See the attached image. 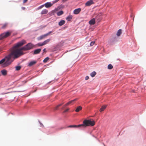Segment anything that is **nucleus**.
Wrapping results in <instances>:
<instances>
[{"mask_svg": "<svg viewBox=\"0 0 146 146\" xmlns=\"http://www.w3.org/2000/svg\"><path fill=\"white\" fill-rule=\"evenodd\" d=\"M37 45L39 46H42L44 45V44H43V43L42 42V43L40 42L39 43L37 44Z\"/></svg>", "mask_w": 146, "mask_h": 146, "instance_id": "28", "label": "nucleus"}, {"mask_svg": "<svg viewBox=\"0 0 146 146\" xmlns=\"http://www.w3.org/2000/svg\"><path fill=\"white\" fill-rule=\"evenodd\" d=\"M41 49L40 48L37 49L35 50L34 52V54H39L41 51Z\"/></svg>", "mask_w": 146, "mask_h": 146, "instance_id": "10", "label": "nucleus"}, {"mask_svg": "<svg viewBox=\"0 0 146 146\" xmlns=\"http://www.w3.org/2000/svg\"><path fill=\"white\" fill-rule=\"evenodd\" d=\"M77 100V99L76 98V99H74L72 101H71L69 102H68L65 105H64L63 106V108H65L69 104L72 103L73 102Z\"/></svg>", "mask_w": 146, "mask_h": 146, "instance_id": "9", "label": "nucleus"}, {"mask_svg": "<svg viewBox=\"0 0 146 146\" xmlns=\"http://www.w3.org/2000/svg\"><path fill=\"white\" fill-rule=\"evenodd\" d=\"M40 124L42 126V127H44V125H43V124H42V123H40Z\"/></svg>", "mask_w": 146, "mask_h": 146, "instance_id": "39", "label": "nucleus"}, {"mask_svg": "<svg viewBox=\"0 0 146 146\" xmlns=\"http://www.w3.org/2000/svg\"><path fill=\"white\" fill-rule=\"evenodd\" d=\"M47 36L46 35V34H45L44 35H42L37 38V39L38 40H40L42 39H44L46 38Z\"/></svg>", "mask_w": 146, "mask_h": 146, "instance_id": "7", "label": "nucleus"}, {"mask_svg": "<svg viewBox=\"0 0 146 146\" xmlns=\"http://www.w3.org/2000/svg\"><path fill=\"white\" fill-rule=\"evenodd\" d=\"M65 21L64 20H62L60 21L58 23V25L60 26H62L64 24Z\"/></svg>", "mask_w": 146, "mask_h": 146, "instance_id": "15", "label": "nucleus"}, {"mask_svg": "<svg viewBox=\"0 0 146 146\" xmlns=\"http://www.w3.org/2000/svg\"><path fill=\"white\" fill-rule=\"evenodd\" d=\"M73 16L72 15H69L66 18V19L68 21H70L72 18Z\"/></svg>", "mask_w": 146, "mask_h": 146, "instance_id": "12", "label": "nucleus"}, {"mask_svg": "<svg viewBox=\"0 0 146 146\" xmlns=\"http://www.w3.org/2000/svg\"><path fill=\"white\" fill-rule=\"evenodd\" d=\"M89 23L90 25H93L95 23V21L94 18L92 19L89 22Z\"/></svg>", "mask_w": 146, "mask_h": 146, "instance_id": "11", "label": "nucleus"}, {"mask_svg": "<svg viewBox=\"0 0 146 146\" xmlns=\"http://www.w3.org/2000/svg\"><path fill=\"white\" fill-rule=\"evenodd\" d=\"M49 59V58L48 57H46L43 60V62L44 63L46 62Z\"/></svg>", "mask_w": 146, "mask_h": 146, "instance_id": "27", "label": "nucleus"}, {"mask_svg": "<svg viewBox=\"0 0 146 146\" xmlns=\"http://www.w3.org/2000/svg\"><path fill=\"white\" fill-rule=\"evenodd\" d=\"M81 11V9L78 8L75 9L73 11V13L74 14L76 15L80 13Z\"/></svg>", "mask_w": 146, "mask_h": 146, "instance_id": "8", "label": "nucleus"}, {"mask_svg": "<svg viewBox=\"0 0 146 146\" xmlns=\"http://www.w3.org/2000/svg\"><path fill=\"white\" fill-rule=\"evenodd\" d=\"M106 107H107V105L103 106L100 110V111L102 112V111H104V110L106 108Z\"/></svg>", "mask_w": 146, "mask_h": 146, "instance_id": "17", "label": "nucleus"}, {"mask_svg": "<svg viewBox=\"0 0 146 146\" xmlns=\"http://www.w3.org/2000/svg\"><path fill=\"white\" fill-rule=\"evenodd\" d=\"M94 0H90L85 3V5L86 6H90L94 4Z\"/></svg>", "mask_w": 146, "mask_h": 146, "instance_id": "4", "label": "nucleus"}, {"mask_svg": "<svg viewBox=\"0 0 146 146\" xmlns=\"http://www.w3.org/2000/svg\"><path fill=\"white\" fill-rule=\"evenodd\" d=\"M108 68L109 69H111L113 68V66L111 64H109L108 65Z\"/></svg>", "mask_w": 146, "mask_h": 146, "instance_id": "23", "label": "nucleus"}, {"mask_svg": "<svg viewBox=\"0 0 146 146\" xmlns=\"http://www.w3.org/2000/svg\"><path fill=\"white\" fill-rule=\"evenodd\" d=\"M64 13L63 11H59V12H57V15L58 16H60L62 14H63Z\"/></svg>", "mask_w": 146, "mask_h": 146, "instance_id": "21", "label": "nucleus"}, {"mask_svg": "<svg viewBox=\"0 0 146 146\" xmlns=\"http://www.w3.org/2000/svg\"><path fill=\"white\" fill-rule=\"evenodd\" d=\"M36 61H33L30 62L28 66H31L32 65L36 64Z\"/></svg>", "mask_w": 146, "mask_h": 146, "instance_id": "16", "label": "nucleus"}, {"mask_svg": "<svg viewBox=\"0 0 146 146\" xmlns=\"http://www.w3.org/2000/svg\"><path fill=\"white\" fill-rule=\"evenodd\" d=\"M83 124H80L78 125H70L67 127L68 128H77L82 127V126H83Z\"/></svg>", "mask_w": 146, "mask_h": 146, "instance_id": "5", "label": "nucleus"}, {"mask_svg": "<svg viewBox=\"0 0 146 146\" xmlns=\"http://www.w3.org/2000/svg\"><path fill=\"white\" fill-rule=\"evenodd\" d=\"M11 33L7 32L6 33H4L0 35V40L6 38L10 35Z\"/></svg>", "mask_w": 146, "mask_h": 146, "instance_id": "3", "label": "nucleus"}, {"mask_svg": "<svg viewBox=\"0 0 146 146\" xmlns=\"http://www.w3.org/2000/svg\"><path fill=\"white\" fill-rule=\"evenodd\" d=\"M82 108L81 106H79L78 107L76 108V109L75 110V111L76 112H79L81 110H82Z\"/></svg>", "mask_w": 146, "mask_h": 146, "instance_id": "19", "label": "nucleus"}, {"mask_svg": "<svg viewBox=\"0 0 146 146\" xmlns=\"http://www.w3.org/2000/svg\"><path fill=\"white\" fill-rule=\"evenodd\" d=\"M26 43L23 40L16 44L11 50L10 53L0 61V65L3 67H7L12 63L14 60L24 54L22 50L26 51L31 49L34 46L31 43L27 44L20 48H19Z\"/></svg>", "mask_w": 146, "mask_h": 146, "instance_id": "1", "label": "nucleus"}, {"mask_svg": "<svg viewBox=\"0 0 146 146\" xmlns=\"http://www.w3.org/2000/svg\"><path fill=\"white\" fill-rule=\"evenodd\" d=\"M44 5H41V6H39V7H38V9L39 10V9H40L44 7Z\"/></svg>", "mask_w": 146, "mask_h": 146, "instance_id": "30", "label": "nucleus"}, {"mask_svg": "<svg viewBox=\"0 0 146 146\" xmlns=\"http://www.w3.org/2000/svg\"><path fill=\"white\" fill-rule=\"evenodd\" d=\"M43 52H46V49L45 48H44L43 50Z\"/></svg>", "mask_w": 146, "mask_h": 146, "instance_id": "37", "label": "nucleus"}, {"mask_svg": "<svg viewBox=\"0 0 146 146\" xmlns=\"http://www.w3.org/2000/svg\"><path fill=\"white\" fill-rule=\"evenodd\" d=\"M89 79V77L88 76H87L85 78V79L86 80H88Z\"/></svg>", "mask_w": 146, "mask_h": 146, "instance_id": "35", "label": "nucleus"}, {"mask_svg": "<svg viewBox=\"0 0 146 146\" xmlns=\"http://www.w3.org/2000/svg\"><path fill=\"white\" fill-rule=\"evenodd\" d=\"M63 104V103H61V104H60L58 105L55 108H54V110H57L58 109V108L60 106H61Z\"/></svg>", "mask_w": 146, "mask_h": 146, "instance_id": "25", "label": "nucleus"}, {"mask_svg": "<svg viewBox=\"0 0 146 146\" xmlns=\"http://www.w3.org/2000/svg\"><path fill=\"white\" fill-rule=\"evenodd\" d=\"M48 12V11L46 9H45L42 10L41 12V15H44L47 14Z\"/></svg>", "mask_w": 146, "mask_h": 146, "instance_id": "14", "label": "nucleus"}, {"mask_svg": "<svg viewBox=\"0 0 146 146\" xmlns=\"http://www.w3.org/2000/svg\"><path fill=\"white\" fill-rule=\"evenodd\" d=\"M21 68V67L20 66H17L15 67L16 70L17 71L19 70Z\"/></svg>", "mask_w": 146, "mask_h": 146, "instance_id": "24", "label": "nucleus"}, {"mask_svg": "<svg viewBox=\"0 0 146 146\" xmlns=\"http://www.w3.org/2000/svg\"><path fill=\"white\" fill-rule=\"evenodd\" d=\"M83 123L84 125L82 126V127H85L86 126H93L95 125L94 121L85 120L84 121Z\"/></svg>", "mask_w": 146, "mask_h": 146, "instance_id": "2", "label": "nucleus"}, {"mask_svg": "<svg viewBox=\"0 0 146 146\" xmlns=\"http://www.w3.org/2000/svg\"><path fill=\"white\" fill-rule=\"evenodd\" d=\"M22 9L24 10V9H25V7H22Z\"/></svg>", "mask_w": 146, "mask_h": 146, "instance_id": "40", "label": "nucleus"}, {"mask_svg": "<svg viewBox=\"0 0 146 146\" xmlns=\"http://www.w3.org/2000/svg\"><path fill=\"white\" fill-rule=\"evenodd\" d=\"M65 128H66V127H60V128H59L58 129H59V130H61V129H63Z\"/></svg>", "mask_w": 146, "mask_h": 146, "instance_id": "32", "label": "nucleus"}, {"mask_svg": "<svg viewBox=\"0 0 146 146\" xmlns=\"http://www.w3.org/2000/svg\"><path fill=\"white\" fill-rule=\"evenodd\" d=\"M28 0H23V3H26Z\"/></svg>", "mask_w": 146, "mask_h": 146, "instance_id": "36", "label": "nucleus"}, {"mask_svg": "<svg viewBox=\"0 0 146 146\" xmlns=\"http://www.w3.org/2000/svg\"><path fill=\"white\" fill-rule=\"evenodd\" d=\"M69 110V109L68 108L66 110H65L64 111V112H67Z\"/></svg>", "mask_w": 146, "mask_h": 146, "instance_id": "34", "label": "nucleus"}, {"mask_svg": "<svg viewBox=\"0 0 146 146\" xmlns=\"http://www.w3.org/2000/svg\"><path fill=\"white\" fill-rule=\"evenodd\" d=\"M53 3H51L50 2H47L44 4V6L47 8H49L51 7L53 5Z\"/></svg>", "mask_w": 146, "mask_h": 146, "instance_id": "6", "label": "nucleus"}, {"mask_svg": "<svg viewBox=\"0 0 146 146\" xmlns=\"http://www.w3.org/2000/svg\"><path fill=\"white\" fill-rule=\"evenodd\" d=\"M7 25V23H5L4 24H3L2 26V28L3 29H4L5 28Z\"/></svg>", "mask_w": 146, "mask_h": 146, "instance_id": "26", "label": "nucleus"}, {"mask_svg": "<svg viewBox=\"0 0 146 146\" xmlns=\"http://www.w3.org/2000/svg\"><path fill=\"white\" fill-rule=\"evenodd\" d=\"M122 33V31H121V29H119L117 33V36H120L121 34Z\"/></svg>", "mask_w": 146, "mask_h": 146, "instance_id": "20", "label": "nucleus"}, {"mask_svg": "<svg viewBox=\"0 0 146 146\" xmlns=\"http://www.w3.org/2000/svg\"><path fill=\"white\" fill-rule=\"evenodd\" d=\"M67 0H62V1L63 2H65Z\"/></svg>", "mask_w": 146, "mask_h": 146, "instance_id": "38", "label": "nucleus"}, {"mask_svg": "<svg viewBox=\"0 0 146 146\" xmlns=\"http://www.w3.org/2000/svg\"><path fill=\"white\" fill-rule=\"evenodd\" d=\"M59 0H55V1H54L53 2V4H54L55 3L57 2Z\"/></svg>", "mask_w": 146, "mask_h": 146, "instance_id": "33", "label": "nucleus"}, {"mask_svg": "<svg viewBox=\"0 0 146 146\" xmlns=\"http://www.w3.org/2000/svg\"><path fill=\"white\" fill-rule=\"evenodd\" d=\"M52 33V31H50L48 33H47L46 34V35H47V36H48V35H49L50 33Z\"/></svg>", "mask_w": 146, "mask_h": 146, "instance_id": "31", "label": "nucleus"}, {"mask_svg": "<svg viewBox=\"0 0 146 146\" xmlns=\"http://www.w3.org/2000/svg\"><path fill=\"white\" fill-rule=\"evenodd\" d=\"M95 43V41H92L90 43V46H92Z\"/></svg>", "mask_w": 146, "mask_h": 146, "instance_id": "29", "label": "nucleus"}, {"mask_svg": "<svg viewBox=\"0 0 146 146\" xmlns=\"http://www.w3.org/2000/svg\"><path fill=\"white\" fill-rule=\"evenodd\" d=\"M96 74V73L95 71H93L90 74V75L92 77H94Z\"/></svg>", "mask_w": 146, "mask_h": 146, "instance_id": "22", "label": "nucleus"}, {"mask_svg": "<svg viewBox=\"0 0 146 146\" xmlns=\"http://www.w3.org/2000/svg\"><path fill=\"white\" fill-rule=\"evenodd\" d=\"M50 40L51 39L50 38H49L44 40V42H43V44H44V45L47 44H48L50 41Z\"/></svg>", "mask_w": 146, "mask_h": 146, "instance_id": "18", "label": "nucleus"}, {"mask_svg": "<svg viewBox=\"0 0 146 146\" xmlns=\"http://www.w3.org/2000/svg\"><path fill=\"white\" fill-rule=\"evenodd\" d=\"M1 72L3 75L5 76L7 74V71L5 70H3L1 71Z\"/></svg>", "mask_w": 146, "mask_h": 146, "instance_id": "13", "label": "nucleus"}]
</instances>
